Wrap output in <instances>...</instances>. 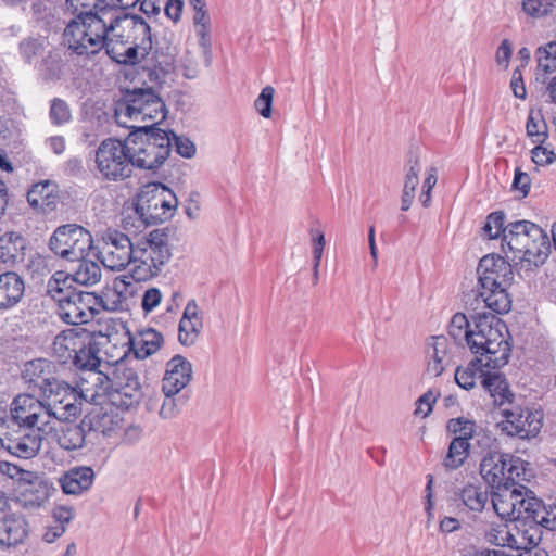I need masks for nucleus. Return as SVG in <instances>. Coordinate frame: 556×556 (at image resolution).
I'll return each instance as SVG.
<instances>
[{
    "instance_id": "1",
    "label": "nucleus",
    "mask_w": 556,
    "mask_h": 556,
    "mask_svg": "<svg viewBox=\"0 0 556 556\" xmlns=\"http://www.w3.org/2000/svg\"><path fill=\"white\" fill-rule=\"evenodd\" d=\"M475 326L470 324L465 314H455L448 326V334L455 342L466 340L472 353L484 351L488 355L486 365L501 368L510 357L508 329L505 323L495 314H477L472 316Z\"/></svg>"
},
{
    "instance_id": "2",
    "label": "nucleus",
    "mask_w": 556,
    "mask_h": 556,
    "mask_svg": "<svg viewBox=\"0 0 556 556\" xmlns=\"http://www.w3.org/2000/svg\"><path fill=\"white\" fill-rule=\"evenodd\" d=\"M108 56L118 64L136 65L152 49L151 29L139 15L114 16L110 11Z\"/></svg>"
},
{
    "instance_id": "3",
    "label": "nucleus",
    "mask_w": 556,
    "mask_h": 556,
    "mask_svg": "<svg viewBox=\"0 0 556 556\" xmlns=\"http://www.w3.org/2000/svg\"><path fill=\"white\" fill-rule=\"evenodd\" d=\"M110 11L101 8L78 13L65 26L63 41L78 56L93 58L109 50Z\"/></svg>"
},
{
    "instance_id": "4",
    "label": "nucleus",
    "mask_w": 556,
    "mask_h": 556,
    "mask_svg": "<svg viewBox=\"0 0 556 556\" xmlns=\"http://www.w3.org/2000/svg\"><path fill=\"white\" fill-rule=\"evenodd\" d=\"M94 386L91 400L106 396L121 408L129 409L140 403L143 392L138 372L124 361L106 365V370H97L90 375Z\"/></svg>"
},
{
    "instance_id": "5",
    "label": "nucleus",
    "mask_w": 556,
    "mask_h": 556,
    "mask_svg": "<svg viewBox=\"0 0 556 556\" xmlns=\"http://www.w3.org/2000/svg\"><path fill=\"white\" fill-rule=\"evenodd\" d=\"M477 273L479 277L476 301L482 302L484 307L495 314L509 312L511 299L507 289L514 279L509 262L500 255H485L480 260Z\"/></svg>"
},
{
    "instance_id": "6",
    "label": "nucleus",
    "mask_w": 556,
    "mask_h": 556,
    "mask_svg": "<svg viewBox=\"0 0 556 556\" xmlns=\"http://www.w3.org/2000/svg\"><path fill=\"white\" fill-rule=\"evenodd\" d=\"M126 139L134 167L159 168L167 160L172 150L169 134L154 126H138Z\"/></svg>"
},
{
    "instance_id": "7",
    "label": "nucleus",
    "mask_w": 556,
    "mask_h": 556,
    "mask_svg": "<svg viewBox=\"0 0 556 556\" xmlns=\"http://www.w3.org/2000/svg\"><path fill=\"white\" fill-rule=\"evenodd\" d=\"M63 277V271H56L47 283V293L58 302L60 318L71 325L88 323L93 317L98 296L92 292L65 291Z\"/></svg>"
},
{
    "instance_id": "8",
    "label": "nucleus",
    "mask_w": 556,
    "mask_h": 556,
    "mask_svg": "<svg viewBox=\"0 0 556 556\" xmlns=\"http://www.w3.org/2000/svg\"><path fill=\"white\" fill-rule=\"evenodd\" d=\"M167 235L156 229L135 243L131 276L147 281L157 276L170 258Z\"/></svg>"
},
{
    "instance_id": "9",
    "label": "nucleus",
    "mask_w": 556,
    "mask_h": 556,
    "mask_svg": "<svg viewBox=\"0 0 556 556\" xmlns=\"http://www.w3.org/2000/svg\"><path fill=\"white\" fill-rule=\"evenodd\" d=\"M175 193L160 182L144 185L137 195L135 210L147 225L164 223L170 219L177 208Z\"/></svg>"
},
{
    "instance_id": "10",
    "label": "nucleus",
    "mask_w": 556,
    "mask_h": 556,
    "mask_svg": "<svg viewBox=\"0 0 556 556\" xmlns=\"http://www.w3.org/2000/svg\"><path fill=\"white\" fill-rule=\"evenodd\" d=\"M94 164L99 177L108 181H121L131 176L134 163L127 139L108 138L94 151Z\"/></svg>"
},
{
    "instance_id": "11",
    "label": "nucleus",
    "mask_w": 556,
    "mask_h": 556,
    "mask_svg": "<svg viewBox=\"0 0 556 556\" xmlns=\"http://www.w3.org/2000/svg\"><path fill=\"white\" fill-rule=\"evenodd\" d=\"M41 397L50 419L55 418L60 421L76 419L81 413L84 402L88 401L87 394L60 379L52 382V387Z\"/></svg>"
},
{
    "instance_id": "12",
    "label": "nucleus",
    "mask_w": 556,
    "mask_h": 556,
    "mask_svg": "<svg viewBox=\"0 0 556 556\" xmlns=\"http://www.w3.org/2000/svg\"><path fill=\"white\" fill-rule=\"evenodd\" d=\"M93 243L91 233L77 224L59 226L49 240V249L58 256L76 262L86 256Z\"/></svg>"
},
{
    "instance_id": "13",
    "label": "nucleus",
    "mask_w": 556,
    "mask_h": 556,
    "mask_svg": "<svg viewBox=\"0 0 556 556\" xmlns=\"http://www.w3.org/2000/svg\"><path fill=\"white\" fill-rule=\"evenodd\" d=\"M5 426L49 432L51 419L43 400L30 394H18L10 405V420Z\"/></svg>"
},
{
    "instance_id": "14",
    "label": "nucleus",
    "mask_w": 556,
    "mask_h": 556,
    "mask_svg": "<svg viewBox=\"0 0 556 556\" xmlns=\"http://www.w3.org/2000/svg\"><path fill=\"white\" fill-rule=\"evenodd\" d=\"M97 249L98 260L110 270L119 271L132 264L135 243L118 230L104 232Z\"/></svg>"
},
{
    "instance_id": "15",
    "label": "nucleus",
    "mask_w": 556,
    "mask_h": 556,
    "mask_svg": "<svg viewBox=\"0 0 556 556\" xmlns=\"http://www.w3.org/2000/svg\"><path fill=\"white\" fill-rule=\"evenodd\" d=\"M122 114L135 121H150L151 126L166 117V108L163 100L151 89H136L127 98L126 104L119 108Z\"/></svg>"
},
{
    "instance_id": "16",
    "label": "nucleus",
    "mask_w": 556,
    "mask_h": 556,
    "mask_svg": "<svg viewBox=\"0 0 556 556\" xmlns=\"http://www.w3.org/2000/svg\"><path fill=\"white\" fill-rule=\"evenodd\" d=\"M45 433L3 425L0 428V446L13 456L29 459L39 453Z\"/></svg>"
},
{
    "instance_id": "17",
    "label": "nucleus",
    "mask_w": 556,
    "mask_h": 556,
    "mask_svg": "<svg viewBox=\"0 0 556 556\" xmlns=\"http://www.w3.org/2000/svg\"><path fill=\"white\" fill-rule=\"evenodd\" d=\"M503 420L498 422V428L508 437L520 440H530L535 438L542 428V414L529 408L514 406L502 410Z\"/></svg>"
},
{
    "instance_id": "18",
    "label": "nucleus",
    "mask_w": 556,
    "mask_h": 556,
    "mask_svg": "<svg viewBox=\"0 0 556 556\" xmlns=\"http://www.w3.org/2000/svg\"><path fill=\"white\" fill-rule=\"evenodd\" d=\"M542 228L530 220H516L505 226L502 251L508 260L518 264V256L530 241L541 240Z\"/></svg>"
},
{
    "instance_id": "19",
    "label": "nucleus",
    "mask_w": 556,
    "mask_h": 556,
    "mask_svg": "<svg viewBox=\"0 0 556 556\" xmlns=\"http://www.w3.org/2000/svg\"><path fill=\"white\" fill-rule=\"evenodd\" d=\"M58 365L47 358H36L24 364L22 377L28 389L38 391L40 396L59 379Z\"/></svg>"
},
{
    "instance_id": "20",
    "label": "nucleus",
    "mask_w": 556,
    "mask_h": 556,
    "mask_svg": "<svg viewBox=\"0 0 556 556\" xmlns=\"http://www.w3.org/2000/svg\"><path fill=\"white\" fill-rule=\"evenodd\" d=\"M453 343L444 336H433L426 344V372L430 377H439L450 364Z\"/></svg>"
},
{
    "instance_id": "21",
    "label": "nucleus",
    "mask_w": 556,
    "mask_h": 556,
    "mask_svg": "<svg viewBox=\"0 0 556 556\" xmlns=\"http://www.w3.org/2000/svg\"><path fill=\"white\" fill-rule=\"evenodd\" d=\"M191 378V364L181 355H175L166 364V371L162 380L164 396L176 395Z\"/></svg>"
},
{
    "instance_id": "22",
    "label": "nucleus",
    "mask_w": 556,
    "mask_h": 556,
    "mask_svg": "<svg viewBox=\"0 0 556 556\" xmlns=\"http://www.w3.org/2000/svg\"><path fill=\"white\" fill-rule=\"evenodd\" d=\"M526 485H503L492 493L490 498L493 511L502 519L514 520L522 500Z\"/></svg>"
},
{
    "instance_id": "23",
    "label": "nucleus",
    "mask_w": 556,
    "mask_h": 556,
    "mask_svg": "<svg viewBox=\"0 0 556 556\" xmlns=\"http://www.w3.org/2000/svg\"><path fill=\"white\" fill-rule=\"evenodd\" d=\"M60 200L58 185L52 180L34 184L27 192L31 208L40 214H50L58 207Z\"/></svg>"
},
{
    "instance_id": "24",
    "label": "nucleus",
    "mask_w": 556,
    "mask_h": 556,
    "mask_svg": "<svg viewBox=\"0 0 556 556\" xmlns=\"http://www.w3.org/2000/svg\"><path fill=\"white\" fill-rule=\"evenodd\" d=\"M507 457L508 454L494 452L485 455L480 463L481 477L494 489L507 484V478H505V468L509 465L506 463Z\"/></svg>"
},
{
    "instance_id": "25",
    "label": "nucleus",
    "mask_w": 556,
    "mask_h": 556,
    "mask_svg": "<svg viewBox=\"0 0 556 556\" xmlns=\"http://www.w3.org/2000/svg\"><path fill=\"white\" fill-rule=\"evenodd\" d=\"M522 500L518 506L514 521L523 526L538 528L542 526L544 503L538 498L533 491L526 486L522 491Z\"/></svg>"
},
{
    "instance_id": "26",
    "label": "nucleus",
    "mask_w": 556,
    "mask_h": 556,
    "mask_svg": "<svg viewBox=\"0 0 556 556\" xmlns=\"http://www.w3.org/2000/svg\"><path fill=\"white\" fill-rule=\"evenodd\" d=\"M454 500L471 513H482L490 502V494L481 484L467 483L454 492Z\"/></svg>"
},
{
    "instance_id": "27",
    "label": "nucleus",
    "mask_w": 556,
    "mask_h": 556,
    "mask_svg": "<svg viewBox=\"0 0 556 556\" xmlns=\"http://www.w3.org/2000/svg\"><path fill=\"white\" fill-rule=\"evenodd\" d=\"M25 283L22 276L15 271L0 274V308L15 306L24 295Z\"/></svg>"
},
{
    "instance_id": "28",
    "label": "nucleus",
    "mask_w": 556,
    "mask_h": 556,
    "mask_svg": "<svg viewBox=\"0 0 556 556\" xmlns=\"http://www.w3.org/2000/svg\"><path fill=\"white\" fill-rule=\"evenodd\" d=\"M94 472L91 467L71 468L61 478L62 490L66 494L78 495L87 491L93 483Z\"/></svg>"
},
{
    "instance_id": "29",
    "label": "nucleus",
    "mask_w": 556,
    "mask_h": 556,
    "mask_svg": "<svg viewBox=\"0 0 556 556\" xmlns=\"http://www.w3.org/2000/svg\"><path fill=\"white\" fill-rule=\"evenodd\" d=\"M28 535V523L21 516L11 515L0 522V545L16 546Z\"/></svg>"
},
{
    "instance_id": "30",
    "label": "nucleus",
    "mask_w": 556,
    "mask_h": 556,
    "mask_svg": "<svg viewBox=\"0 0 556 556\" xmlns=\"http://www.w3.org/2000/svg\"><path fill=\"white\" fill-rule=\"evenodd\" d=\"M551 253V241L548 235L542 229L541 240L530 241L527 248L518 256V264L531 268L543 265Z\"/></svg>"
},
{
    "instance_id": "31",
    "label": "nucleus",
    "mask_w": 556,
    "mask_h": 556,
    "mask_svg": "<svg viewBox=\"0 0 556 556\" xmlns=\"http://www.w3.org/2000/svg\"><path fill=\"white\" fill-rule=\"evenodd\" d=\"M20 500L26 508H39L49 498L48 486L35 475V478L20 485Z\"/></svg>"
},
{
    "instance_id": "32",
    "label": "nucleus",
    "mask_w": 556,
    "mask_h": 556,
    "mask_svg": "<svg viewBox=\"0 0 556 556\" xmlns=\"http://www.w3.org/2000/svg\"><path fill=\"white\" fill-rule=\"evenodd\" d=\"M88 336L80 333L75 329H68L59 333L53 341L54 353L66 363L72 359V354H75L83 341H86Z\"/></svg>"
},
{
    "instance_id": "33",
    "label": "nucleus",
    "mask_w": 556,
    "mask_h": 556,
    "mask_svg": "<svg viewBox=\"0 0 556 556\" xmlns=\"http://www.w3.org/2000/svg\"><path fill=\"white\" fill-rule=\"evenodd\" d=\"M482 387L490 393L497 406L510 404L514 399L513 392L508 388L506 379L498 372H486L482 375Z\"/></svg>"
},
{
    "instance_id": "34",
    "label": "nucleus",
    "mask_w": 556,
    "mask_h": 556,
    "mask_svg": "<svg viewBox=\"0 0 556 556\" xmlns=\"http://www.w3.org/2000/svg\"><path fill=\"white\" fill-rule=\"evenodd\" d=\"M76 261L78 264L73 271L67 276L64 275V283L67 279L81 286H93L100 281L102 273L97 262L87 260L86 256Z\"/></svg>"
},
{
    "instance_id": "35",
    "label": "nucleus",
    "mask_w": 556,
    "mask_h": 556,
    "mask_svg": "<svg viewBox=\"0 0 556 556\" xmlns=\"http://www.w3.org/2000/svg\"><path fill=\"white\" fill-rule=\"evenodd\" d=\"M479 355L476 359L471 361L466 367H457L455 371V381L464 390H471L476 386V378L478 372L480 377L484 374L482 367H488V355L484 351L476 353ZM489 368H491L489 366Z\"/></svg>"
},
{
    "instance_id": "36",
    "label": "nucleus",
    "mask_w": 556,
    "mask_h": 556,
    "mask_svg": "<svg viewBox=\"0 0 556 556\" xmlns=\"http://www.w3.org/2000/svg\"><path fill=\"white\" fill-rule=\"evenodd\" d=\"M163 341L162 334L154 329H146L131 340V348L137 359H143L155 353Z\"/></svg>"
},
{
    "instance_id": "37",
    "label": "nucleus",
    "mask_w": 556,
    "mask_h": 556,
    "mask_svg": "<svg viewBox=\"0 0 556 556\" xmlns=\"http://www.w3.org/2000/svg\"><path fill=\"white\" fill-rule=\"evenodd\" d=\"M488 543L501 547H520L522 544L514 533L510 532L508 526L503 522H491L483 532Z\"/></svg>"
},
{
    "instance_id": "38",
    "label": "nucleus",
    "mask_w": 556,
    "mask_h": 556,
    "mask_svg": "<svg viewBox=\"0 0 556 556\" xmlns=\"http://www.w3.org/2000/svg\"><path fill=\"white\" fill-rule=\"evenodd\" d=\"M26 241L17 232H4L0 236V258L5 262H16L24 255Z\"/></svg>"
},
{
    "instance_id": "39",
    "label": "nucleus",
    "mask_w": 556,
    "mask_h": 556,
    "mask_svg": "<svg viewBox=\"0 0 556 556\" xmlns=\"http://www.w3.org/2000/svg\"><path fill=\"white\" fill-rule=\"evenodd\" d=\"M58 444L66 451L81 448L85 445L86 430L83 425L67 424L56 433Z\"/></svg>"
},
{
    "instance_id": "40",
    "label": "nucleus",
    "mask_w": 556,
    "mask_h": 556,
    "mask_svg": "<svg viewBox=\"0 0 556 556\" xmlns=\"http://www.w3.org/2000/svg\"><path fill=\"white\" fill-rule=\"evenodd\" d=\"M98 352V348L88 337V339L80 344V349H78L75 354H72V361L77 368L88 369L91 371V375L96 371L94 369L100 366Z\"/></svg>"
},
{
    "instance_id": "41",
    "label": "nucleus",
    "mask_w": 556,
    "mask_h": 556,
    "mask_svg": "<svg viewBox=\"0 0 556 556\" xmlns=\"http://www.w3.org/2000/svg\"><path fill=\"white\" fill-rule=\"evenodd\" d=\"M470 446V442L453 439L442 462L444 468L452 471L462 467L469 456Z\"/></svg>"
},
{
    "instance_id": "42",
    "label": "nucleus",
    "mask_w": 556,
    "mask_h": 556,
    "mask_svg": "<svg viewBox=\"0 0 556 556\" xmlns=\"http://www.w3.org/2000/svg\"><path fill=\"white\" fill-rule=\"evenodd\" d=\"M67 66V61L62 51L53 49L41 61L45 75L52 80L61 79Z\"/></svg>"
},
{
    "instance_id": "43",
    "label": "nucleus",
    "mask_w": 556,
    "mask_h": 556,
    "mask_svg": "<svg viewBox=\"0 0 556 556\" xmlns=\"http://www.w3.org/2000/svg\"><path fill=\"white\" fill-rule=\"evenodd\" d=\"M46 38L41 36H29L21 40L18 52L23 61L33 64L46 50Z\"/></svg>"
},
{
    "instance_id": "44",
    "label": "nucleus",
    "mask_w": 556,
    "mask_h": 556,
    "mask_svg": "<svg viewBox=\"0 0 556 556\" xmlns=\"http://www.w3.org/2000/svg\"><path fill=\"white\" fill-rule=\"evenodd\" d=\"M476 421L466 417L452 418L447 421V432L454 434V439H458L464 442L475 439L476 431L478 429Z\"/></svg>"
},
{
    "instance_id": "45",
    "label": "nucleus",
    "mask_w": 556,
    "mask_h": 556,
    "mask_svg": "<svg viewBox=\"0 0 556 556\" xmlns=\"http://www.w3.org/2000/svg\"><path fill=\"white\" fill-rule=\"evenodd\" d=\"M33 20L45 28H50L55 22V8L50 0H36L30 8Z\"/></svg>"
},
{
    "instance_id": "46",
    "label": "nucleus",
    "mask_w": 556,
    "mask_h": 556,
    "mask_svg": "<svg viewBox=\"0 0 556 556\" xmlns=\"http://www.w3.org/2000/svg\"><path fill=\"white\" fill-rule=\"evenodd\" d=\"M506 463H509V465L505 468L507 485H523L521 481H528L529 477L526 463L521 458L510 454H508Z\"/></svg>"
},
{
    "instance_id": "47",
    "label": "nucleus",
    "mask_w": 556,
    "mask_h": 556,
    "mask_svg": "<svg viewBox=\"0 0 556 556\" xmlns=\"http://www.w3.org/2000/svg\"><path fill=\"white\" fill-rule=\"evenodd\" d=\"M527 136L533 143H544L548 137L547 125L540 113L531 111L526 124Z\"/></svg>"
},
{
    "instance_id": "48",
    "label": "nucleus",
    "mask_w": 556,
    "mask_h": 556,
    "mask_svg": "<svg viewBox=\"0 0 556 556\" xmlns=\"http://www.w3.org/2000/svg\"><path fill=\"white\" fill-rule=\"evenodd\" d=\"M192 9V27L195 36L198 37L199 43L206 52L208 46L207 38V23L208 17L205 11V7H193Z\"/></svg>"
},
{
    "instance_id": "49",
    "label": "nucleus",
    "mask_w": 556,
    "mask_h": 556,
    "mask_svg": "<svg viewBox=\"0 0 556 556\" xmlns=\"http://www.w3.org/2000/svg\"><path fill=\"white\" fill-rule=\"evenodd\" d=\"M202 327V323L200 318L188 319L181 318L179 323L178 329V339L179 342L184 345H191L195 342L200 328Z\"/></svg>"
},
{
    "instance_id": "50",
    "label": "nucleus",
    "mask_w": 556,
    "mask_h": 556,
    "mask_svg": "<svg viewBox=\"0 0 556 556\" xmlns=\"http://www.w3.org/2000/svg\"><path fill=\"white\" fill-rule=\"evenodd\" d=\"M538 66L545 73L556 71V41L536 50Z\"/></svg>"
},
{
    "instance_id": "51",
    "label": "nucleus",
    "mask_w": 556,
    "mask_h": 556,
    "mask_svg": "<svg viewBox=\"0 0 556 556\" xmlns=\"http://www.w3.org/2000/svg\"><path fill=\"white\" fill-rule=\"evenodd\" d=\"M528 528L520 530L518 529L516 538L520 540L522 544L520 547H513L511 549L517 553L526 551V548H535L538 543L541 541V528L542 526H538L534 528L532 526H527Z\"/></svg>"
},
{
    "instance_id": "52",
    "label": "nucleus",
    "mask_w": 556,
    "mask_h": 556,
    "mask_svg": "<svg viewBox=\"0 0 556 556\" xmlns=\"http://www.w3.org/2000/svg\"><path fill=\"white\" fill-rule=\"evenodd\" d=\"M27 269L34 279H41L51 273V258L35 254L29 258Z\"/></svg>"
},
{
    "instance_id": "53",
    "label": "nucleus",
    "mask_w": 556,
    "mask_h": 556,
    "mask_svg": "<svg viewBox=\"0 0 556 556\" xmlns=\"http://www.w3.org/2000/svg\"><path fill=\"white\" fill-rule=\"evenodd\" d=\"M407 166L408 169L405 174L403 191L415 194L416 188L419 184V173L421 170L418 157L410 156Z\"/></svg>"
},
{
    "instance_id": "54",
    "label": "nucleus",
    "mask_w": 556,
    "mask_h": 556,
    "mask_svg": "<svg viewBox=\"0 0 556 556\" xmlns=\"http://www.w3.org/2000/svg\"><path fill=\"white\" fill-rule=\"evenodd\" d=\"M504 223H505V214L503 212H493L491 213L483 227L484 233L490 239H495L500 235H502V238L504 237Z\"/></svg>"
},
{
    "instance_id": "55",
    "label": "nucleus",
    "mask_w": 556,
    "mask_h": 556,
    "mask_svg": "<svg viewBox=\"0 0 556 556\" xmlns=\"http://www.w3.org/2000/svg\"><path fill=\"white\" fill-rule=\"evenodd\" d=\"M275 89L271 86H266L262 89L261 93L254 101V108L264 118L271 116V105Z\"/></svg>"
},
{
    "instance_id": "56",
    "label": "nucleus",
    "mask_w": 556,
    "mask_h": 556,
    "mask_svg": "<svg viewBox=\"0 0 556 556\" xmlns=\"http://www.w3.org/2000/svg\"><path fill=\"white\" fill-rule=\"evenodd\" d=\"M72 117L68 104L59 98L51 101L50 118L54 125H62L70 122Z\"/></svg>"
},
{
    "instance_id": "57",
    "label": "nucleus",
    "mask_w": 556,
    "mask_h": 556,
    "mask_svg": "<svg viewBox=\"0 0 556 556\" xmlns=\"http://www.w3.org/2000/svg\"><path fill=\"white\" fill-rule=\"evenodd\" d=\"M0 472L12 480H16L20 484L35 478V473L33 471L24 470L17 465L5 460L0 462Z\"/></svg>"
},
{
    "instance_id": "58",
    "label": "nucleus",
    "mask_w": 556,
    "mask_h": 556,
    "mask_svg": "<svg viewBox=\"0 0 556 556\" xmlns=\"http://www.w3.org/2000/svg\"><path fill=\"white\" fill-rule=\"evenodd\" d=\"M167 132L169 134V137L172 138V142L174 141L176 152L179 155L187 157V159L194 155L195 146L190 139L182 137V136H177L173 131H167Z\"/></svg>"
},
{
    "instance_id": "59",
    "label": "nucleus",
    "mask_w": 556,
    "mask_h": 556,
    "mask_svg": "<svg viewBox=\"0 0 556 556\" xmlns=\"http://www.w3.org/2000/svg\"><path fill=\"white\" fill-rule=\"evenodd\" d=\"M531 154L533 163L540 166L548 165L556 159L554 151L543 147V143H536V147L532 149Z\"/></svg>"
},
{
    "instance_id": "60",
    "label": "nucleus",
    "mask_w": 556,
    "mask_h": 556,
    "mask_svg": "<svg viewBox=\"0 0 556 556\" xmlns=\"http://www.w3.org/2000/svg\"><path fill=\"white\" fill-rule=\"evenodd\" d=\"M184 4V0H166L163 2L162 8L164 14L176 24L181 18Z\"/></svg>"
},
{
    "instance_id": "61",
    "label": "nucleus",
    "mask_w": 556,
    "mask_h": 556,
    "mask_svg": "<svg viewBox=\"0 0 556 556\" xmlns=\"http://www.w3.org/2000/svg\"><path fill=\"white\" fill-rule=\"evenodd\" d=\"M162 293L157 288L148 289L142 296V309L146 313L152 312L161 302Z\"/></svg>"
},
{
    "instance_id": "62",
    "label": "nucleus",
    "mask_w": 556,
    "mask_h": 556,
    "mask_svg": "<svg viewBox=\"0 0 556 556\" xmlns=\"http://www.w3.org/2000/svg\"><path fill=\"white\" fill-rule=\"evenodd\" d=\"M74 517L72 508L66 506H58L52 510L53 523L66 527Z\"/></svg>"
},
{
    "instance_id": "63",
    "label": "nucleus",
    "mask_w": 556,
    "mask_h": 556,
    "mask_svg": "<svg viewBox=\"0 0 556 556\" xmlns=\"http://www.w3.org/2000/svg\"><path fill=\"white\" fill-rule=\"evenodd\" d=\"M435 402V399L431 392L425 393L417 401V408L415 410L416 415H421L422 417H427L432 410V404Z\"/></svg>"
},
{
    "instance_id": "64",
    "label": "nucleus",
    "mask_w": 556,
    "mask_h": 556,
    "mask_svg": "<svg viewBox=\"0 0 556 556\" xmlns=\"http://www.w3.org/2000/svg\"><path fill=\"white\" fill-rule=\"evenodd\" d=\"M159 413L164 419H170L176 416L178 413V405L174 395L165 396Z\"/></svg>"
}]
</instances>
